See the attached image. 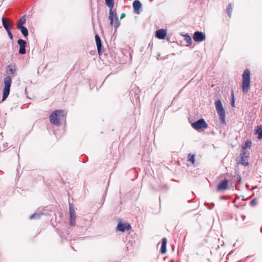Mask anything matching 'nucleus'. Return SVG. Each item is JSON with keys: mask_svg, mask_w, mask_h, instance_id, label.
<instances>
[{"mask_svg": "<svg viewBox=\"0 0 262 262\" xmlns=\"http://www.w3.org/2000/svg\"><path fill=\"white\" fill-rule=\"evenodd\" d=\"M193 39L195 42H201L205 40V34L201 31H195L193 36Z\"/></svg>", "mask_w": 262, "mask_h": 262, "instance_id": "obj_8", "label": "nucleus"}, {"mask_svg": "<svg viewBox=\"0 0 262 262\" xmlns=\"http://www.w3.org/2000/svg\"><path fill=\"white\" fill-rule=\"evenodd\" d=\"M132 228L131 226L128 223H122L119 222L118 224L117 229L121 232L129 230Z\"/></svg>", "mask_w": 262, "mask_h": 262, "instance_id": "obj_11", "label": "nucleus"}, {"mask_svg": "<svg viewBox=\"0 0 262 262\" xmlns=\"http://www.w3.org/2000/svg\"><path fill=\"white\" fill-rule=\"evenodd\" d=\"M246 187L247 188H248V185H246Z\"/></svg>", "mask_w": 262, "mask_h": 262, "instance_id": "obj_39", "label": "nucleus"}, {"mask_svg": "<svg viewBox=\"0 0 262 262\" xmlns=\"http://www.w3.org/2000/svg\"><path fill=\"white\" fill-rule=\"evenodd\" d=\"M260 231H261V232L262 233V227H261V229H260Z\"/></svg>", "mask_w": 262, "mask_h": 262, "instance_id": "obj_38", "label": "nucleus"}, {"mask_svg": "<svg viewBox=\"0 0 262 262\" xmlns=\"http://www.w3.org/2000/svg\"><path fill=\"white\" fill-rule=\"evenodd\" d=\"M242 92L243 94H247L250 89V71L246 69L242 75Z\"/></svg>", "mask_w": 262, "mask_h": 262, "instance_id": "obj_3", "label": "nucleus"}, {"mask_svg": "<svg viewBox=\"0 0 262 262\" xmlns=\"http://www.w3.org/2000/svg\"><path fill=\"white\" fill-rule=\"evenodd\" d=\"M164 189H165L166 190L168 189V187L166 185L162 186L161 187H160L159 190H163Z\"/></svg>", "mask_w": 262, "mask_h": 262, "instance_id": "obj_31", "label": "nucleus"}, {"mask_svg": "<svg viewBox=\"0 0 262 262\" xmlns=\"http://www.w3.org/2000/svg\"><path fill=\"white\" fill-rule=\"evenodd\" d=\"M133 93H136V90H135V91H134L133 90H131L130 91V95H132Z\"/></svg>", "mask_w": 262, "mask_h": 262, "instance_id": "obj_35", "label": "nucleus"}, {"mask_svg": "<svg viewBox=\"0 0 262 262\" xmlns=\"http://www.w3.org/2000/svg\"><path fill=\"white\" fill-rule=\"evenodd\" d=\"M166 244L167 239L166 237H164L162 240V245L160 249V252L162 254H165L166 252Z\"/></svg>", "mask_w": 262, "mask_h": 262, "instance_id": "obj_18", "label": "nucleus"}, {"mask_svg": "<svg viewBox=\"0 0 262 262\" xmlns=\"http://www.w3.org/2000/svg\"><path fill=\"white\" fill-rule=\"evenodd\" d=\"M170 262H174V261H173V260H171V261H170Z\"/></svg>", "mask_w": 262, "mask_h": 262, "instance_id": "obj_41", "label": "nucleus"}, {"mask_svg": "<svg viewBox=\"0 0 262 262\" xmlns=\"http://www.w3.org/2000/svg\"><path fill=\"white\" fill-rule=\"evenodd\" d=\"M166 30L163 29H159L155 32V36L160 39H164L166 36Z\"/></svg>", "mask_w": 262, "mask_h": 262, "instance_id": "obj_15", "label": "nucleus"}, {"mask_svg": "<svg viewBox=\"0 0 262 262\" xmlns=\"http://www.w3.org/2000/svg\"><path fill=\"white\" fill-rule=\"evenodd\" d=\"M17 43L19 45V54L21 55H24L26 53V41L22 39H19L17 40Z\"/></svg>", "mask_w": 262, "mask_h": 262, "instance_id": "obj_10", "label": "nucleus"}, {"mask_svg": "<svg viewBox=\"0 0 262 262\" xmlns=\"http://www.w3.org/2000/svg\"><path fill=\"white\" fill-rule=\"evenodd\" d=\"M204 204L209 209H211L214 206V204L213 203L209 204V203H205Z\"/></svg>", "mask_w": 262, "mask_h": 262, "instance_id": "obj_28", "label": "nucleus"}, {"mask_svg": "<svg viewBox=\"0 0 262 262\" xmlns=\"http://www.w3.org/2000/svg\"><path fill=\"white\" fill-rule=\"evenodd\" d=\"M188 161L193 164L195 162L194 155L189 154L188 156Z\"/></svg>", "mask_w": 262, "mask_h": 262, "instance_id": "obj_26", "label": "nucleus"}, {"mask_svg": "<svg viewBox=\"0 0 262 262\" xmlns=\"http://www.w3.org/2000/svg\"><path fill=\"white\" fill-rule=\"evenodd\" d=\"M241 217H242V219L243 221H244V220H245V219H246V216H245V215H242L241 216Z\"/></svg>", "mask_w": 262, "mask_h": 262, "instance_id": "obj_36", "label": "nucleus"}, {"mask_svg": "<svg viewBox=\"0 0 262 262\" xmlns=\"http://www.w3.org/2000/svg\"><path fill=\"white\" fill-rule=\"evenodd\" d=\"M69 213L70 217V225L71 226L75 225V211L74 209V206L73 204H69Z\"/></svg>", "mask_w": 262, "mask_h": 262, "instance_id": "obj_7", "label": "nucleus"}, {"mask_svg": "<svg viewBox=\"0 0 262 262\" xmlns=\"http://www.w3.org/2000/svg\"><path fill=\"white\" fill-rule=\"evenodd\" d=\"M7 33H8V35L10 39H11V40L13 39V35L11 30L8 31Z\"/></svg>", "mask_w": 262, "mask_h": 262, "instance_id": "obj_30", "label": "nucleus"}, {"mask_svg": "<svg viewBox=\"0 0 262 262\" xmlns=\"http://www.w3.org/2000/svg\"><path fill=\"white\" fill-rule=\"evenodd\" d=\"M232 99L231 101V105L232 107H234L235 99L234 97V92L233 90L231 91Z\"/></svg>", "mask_w": 262, "mask_h": 262, "instance_id": "obj_27", "label": "nucleus"}, {"mask_svg": "<svg viewBox=\"0 0 262 262\" xmlns=\"http://www.w3.org/2000/svg\"><path fill=\"white\" fill-rule=\"evenodd\" d=\"M152 1H153V0H149V1H150V2H151Z\"/></svg>", "mask_w": 262, "mask_h": 262, "instance_id": "obj_40", "label": "nucleus"}, {"mask_svg": "<svg viewBox=\"0 0 262 262\" xmlns=\"http://www.w3.org/2000/svg\"><path fill=\"white\" fill-rule=\"evenodd\" d=\"M125 13H122L120 16V19L123 18L124 17H125Z\"/></svg>", "mask_w": 262, "mask_h": 262, "instance_id": "obj_33", "label": "nucleus"}, {"mask_svg": "<svg viewBox=\"0 0 262 262\" xmlns=\"http://www.w3.org/2000/svg\"><path fill=\"white\" fill-rule=\"evenodd\" d=\"M2 21L4 28L7 32L10 31L12 29L13 23L11 21L9 20V21H7L5 17H2Z\"/></svg>", "mask_w": 262, "mask_h": 262, "instance_id": "obj_13", "label": "nucleus"}, {"mask_svg": "<svg viewBox=\"0 0 262 262\" xmlns=\"http://www.w3.org/2000/svg\"><path fill=\"white\" fill-rule=\"evenodd\" d=\"M17 28L20 31L21 34L25 38L28 37V31L26 27L25 26H21L20 27H17Z\"/></svg>", "mask_w": 262, "mask_h": 262, "instance_id": "obj_19", "label": "nucleus"}, {"mask_svg": "<svg viewBox=\"0 0 262 262\" xmlns=\"http://www.w3.org/2000/svg\"><path fill=\"white\" fill-rule=\"evenodd\" d=\"M193 128L196 130L206 129L208 127V124L204 119H200L192 124Z\"/></svg>", "mask_w": 262, "mask_h": 262, "instance_id": "obj_6", "label": "nucleus"}, {"mask_svg": "<svg viewBox=\"0 0 262 262\" xmlns=\"http://www.w3.org/2000/svg\"><path fill=\"white\" fill-rule=\"evenodd\" d=\"M133 7L134 8V11L136 14H140V9L141 8L142 4L140 1L135 0L133 3Z\"/></svg>", "mask_w": 262, "mask_h": 262, "instance_id": "obj_16", "label": "nucleus"}, {"mask_svg": "<svg viewBox=\"0 0 262 262\" xmlns=\"http://www.w3.org/2000/svg\"><path fill=\"white\" fill-rule=\"evenodd\" d=\"M4 147H8V144L7 143H6L4 144Z\"/></svg>", "mask_w": 262, "mask_h": 262, "instance_id": "obj_37", "label": "nucleus"}, {"mask_svg": "<svg viewBox=\"0 0 262 262\" xmlns=\"http://www.w3.org/2000/svg\"><path fill=\"white\" fill-rule=\"evenodd\" d=\"M95 37L98 54L101 55L103 53L101 38L98 34H96Z\"/></svg>", "mask_w": 262, "mask_h": 262, "instance_id": "obj_14", "label": "nucleus"}, {"mask_svg": "<svg viewBox=\"0 0 262 262\" xmlns=\"http://www.w3.org/2000/svg\"><path fill=\"white\" fill-rule=\"evenodd\" d=\"M227 198V196H225V195H222L221 196H220V199L221 200H223V199H225Z\"/></svg>", "mask_w": 262, "mask_h": 262, "instance_id": "obj_34", "label": "nucleus"}, {"mask_svg": "<svg viewBox=\"0 0 262 262\" xmlns=\"http://www.w3.org/2000/svg\"><path fill=\"white\" fill-rule=\"evenodd\" d=\"M26 22L25 16H23L21 17L19 19L17 24V28L20 27L21 26H24V25L25 24Z\"/></svg>", "mask_w": 262, "mask_h": 262, "instance_id": "obj_21", "label": "nucleus"}, {"mask_svg": "<svg viewBox=\"0 0 262 262\" xmlns=\"http://www.w3.org/2000/svg\"><path fill=\"white\" fill-rule=\"evenodd\" d=\"M17 70V67L14 63L9 64L6 68V72L8 75H11L12 77L15 76V72Z\"/></svg>", "mask_w": 262, "mask_h": 262, "instance_id": "obj_12", "label": "nucleus"}, {"mask_svg": "<svg viewBox=\"0 0 262 262\" xmlns=\"http://www.w3.org/2000/svg\"><path fill=\"white\" fill-rule=\"evenodd\" d=\"M45 214L43 213L40 212H36L32 214L30 217L29 219L30 220H33V219H39L41 216Z\"/></svg>", "mask_w": 262, "mask_h": 262, "instance_id": "obj_20", "label": "nucleus"}, {"mask_svg": "<svg viewBox=\"0 0 262 262\" xmlns=\"http://www.w3.org/2000/svg\"><path fill=\"white\" fill-rule=\"evenodd\" d=\"M228 184V180L227 179H224L217 186V189L220 190H224L227 188Z\"/></svg>", "mask_w": 262, "mask_h": 262, "instance_id": "obj_17", "label": "nucleus"}, {"mask_svg": "<svg viewBox=\"0 0 262 262\" xmlns=\"http://www.w3.org/2000/svg\"><path fill=\"white\" fill-rule=\"evenodd\" d=\"M226 13H227L228 16L229 17H231V13L232 11V6L231 4H229L226 10Z\"/></svg>", "mask_w": 262, "mask_h": 262, "instance_id": "obj_25", "label": "nucleus"}, {"mask_svg": "<svg viewBox=\"0 0 262 262\" xmlns=\"http://www.w3.org/2000/svg\"><path fill=\"white\" fill-rule=\"evenodd\" d=\"M256 204V201H255V199H253L251 201H250V205L251 206H254Z\"/></svg>", "mask_w": 262, "mask_h": 262, "instance_id": "obj_32", "label": "nucleus"}, {"mask_svg": "<svg viewBox=\"0 0 262 262\" xmlns=\"http://www.w3.org/2000/svg\"><path fill=\"white\" fill-rule=\"evenodd\" d=\"M49 118L51 124L60 126L62 124L61 121L66 120L64 111L61 110H56L50 114Z\"/></svg>", "mask_w": 262, "mask_h": 262, "instance_id": "obj_2", "label": "nucleus"}, {"mask_svg": "<svg viewBox=\"0 0 262 262\" xmlns=\"http://www.w3.org/2000/svg\"><path fill=\"white\" fill-rule=\"evenodd\" d=\"M185 37V40L187 43V46H189L191 45L192 39L191 37L188 35V33H186L185 35H182Z\"/></svg>", "mask_w": 262, "mask_h": 262, "instance_id": "obj_22", "label": "nucleus"}, {"mask_svg": "<svg viewBox=\"0 0 262 262\" xmlns=\"http://www.w3.org/2000/svg\"><path fill=\"white\" fill-rule=\"evenodd\" d=\"M256 134L258 139H262V125L258 126L256 129Z\"/></svg>", "mask_w": 262, "mask_h": 262, "instance_id": "obj_24", "label": "nucleus"}, {"mask_svg": "<svg viewBox=\"0 0 262 262\" xmlns=\"http://www.w3.org/2000/svg\"><path fill=\"white\" fill-rule=\"evenodd\" d=\"M249 153H247L245 151H241L240 154V160L239 163L244 166H248L249 163L247 161L249 157Z\"/></svg>", "mask_w": 262, "mask_h": 262, "instance_id": "obj_9", "label": "nucleus"}, {"mask_svg": "<svg viewBox=\"0 0 262 262\" xmlns=\"http://www.w3.org/2000/svg\"><path fill=\"white\" fill-rule=\"evenodd\" d=\"M4 80L5 87L3 92L2 101L6 100L9 95L10 87L12 83V78L10 76H7L4 78Z\"/></svg>", "mask_w": 262, "mask_h": 262, "instance_id": "obj_5", "label": "nucleus"}, {"mask_svg": "<svg viewBox=\"0 0 262 262\" xmlns=\"http://www.w3.org/2000/svg\"><path fill=\"white\" fill-rule=\"evenodd\" d=\"M252 146V142L250 140H247L246 141L245 145L242 147V150L245 151L247 148H251Z\"/></svg>", "mask_w": 262, "mask_h": 262, "instance_id": "obj_23", "label": "nucleus"}, {"mask_svg": "<svg viewBox=\"0 0 262 262\" xmlns=\"http://www.w3.org/2000/svg\"><path fill=\"white\" fill-rule=\"evenodd\" d=\"M235 180L237 181L238 185L240 186L242 183V178L240 176H238L236 178H234V181Z\"/></svg>", "mask_w": 262, "mask_h": 262, "instance_id": "obj_29", "label": "nucleus"}, {"mask_svg": "<svg viewBox=\"0 0 262 262\" xmlns=\"http://www.w3.org/2000/svg\"><path fill=\"white\" fill-rule=\"evenodd\" d=\"M106 6L110 8L109 12V19L111 25H114L116 30L120 26V23L116 13V10L113 9L114 0H105Z\"/></svg>", "mask_w": 262, "mask_h": 262, "instance_id": "obj_1", "label": "nucleus"}, {"mask_svg": "<svg viewBox=\"0 0 262 262\" xmlns=\"http://www.w3.org/2000/svg\"><path fill=\"white\" fill-rule=\"evenodd\" d=\"M215 105L217 113L219 115V119L222 124L225 125L226 124L225 120V111L223 106L221 100L220 99L216 100L215 102Z\"/></svg>", "mask_w": 262, "mask_h": 262, "instance_id": "obj_4", "label": "nucleus"}]
</instances>
